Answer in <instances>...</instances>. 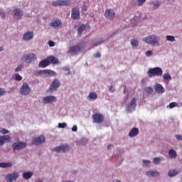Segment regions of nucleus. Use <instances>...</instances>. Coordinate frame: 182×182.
I'll return each instance as SVG.
<instances>
[{
  "instance_id": "nucleus-1",
  "label": "nucleus",
  "mask_w": 182,
  "mask_h": 182,
  "mask_svg": "<svg viewBox=\"0 0 182 182\" xmlns=\"http://www.w3.org/2000/svg\"><path fill=\"white\" fill-rule=\"evenodd\" d=\"M143 41L149 45H152V46H156V45H159L160 38L156 35H150L146 38H144Z\"/></svg>"
},
{
  "instance_id": "nucleus-2",
  "label": "nucleus",
  "mask_w": 182,
  "mask_h": 182,
  "mask_svg": "<svg viewBox=\"0 0 182 182\" xmlns=\"http://www.w3.org/2000/svg\"><path fill=\"white\" fill-rule=\"evenodd\" d=\"M147 75L149 77H154V76H162L163 75V70L159 67L150 68L147 71Z\"/></svg>"
},
{
  "instance_id": "nucleus-3",
  "label": "nucleus",
  "mask_w": 182,
  "mask_h": 182,
  "mask_svg": "<svg viewBox=\"0 0 182 182\" xmlns=\"http://www.w3.org/2000/svg\"><path fill=\"white\" fill-rule=\"evenodd\" d=\"M21 60L26 63H32V62L36 60V55L33 53L26 54L21 58Z\"/></svg>"
},
{
  "instance_id": "nucleus-4",
  "label": "nucleus",
  "mask_w": 182,
  "mask_h": 182,
  "mask_svg": "<svg viewBox=\"0 0 182 182\" xmlns=\"http://www.w3.org/2000/svg\"><path fill=\"white\" fill-rule=\"evenodd\" d=\"M31 93V87L27 82H23L21 87L20 88V94L23 96H28Z\"/></svg>"
},
{
  "instance_id": "nucleus-5",
  "label": "nucleus",
  "mask_w": 182,
  "mask_h": 182,
  "mask_svg": "<svg viewBox=\"0 0 182 182\" xmlns=\"http://www.w3.org/2000/svg\"><path fill=\"white\" fill-rule=\"evenodd\" d=\"M53 6H69L70 0H57L51 3Z\"/></svg>"
},
{
  "instance_id": "nucleus-6",
  "label": "nucleus",
  "mask_w": 182,
  "mask_h": 182,
  "mask_svg": "<svg viewBox=\"0 0 182 182\" xmlns=\"http://www.w3.org/2000/svg\"><path fill=\"white\" fill-rule=\"evenodd\" d=\"M28 144L26 142L18 141L14 142L12 144L13 150H23V149H26Z\"/></svg>"
},
{
  "instance_id": "nucleus-7",
  "label": "nucleus",
  "mask_w": 182,
  "mask_h": 182,
  "mask_svg": "<svg viewBox=\"0 0 182 182\" xmlns=\"http://www.w3.org/2000/svg\"><path fill=\"white\" fill-rule=\"evenodd\" d=\"M136 102H137V99L133 97L126 107L127 112H130L136 109Z\"/></svg>"
},
{
  "instance_id": "nucleus-8",
  "label": "nucleus",
  "mask_w": 182,
  "mask_h": 182,
  "mask_svg": "<svg viewBox=\"0 0 182 182\" xmlns=\"http://www.w3.org/2000/svg\"><path fill=\"white\" fill-rule=\"evenodd\" d=\"M46 141V139L45 138V136L41 135L39 136H36L33 138V144L35 146H38V144H43Z\"/></svg>"
},
{
  "instance_id": "nucleus-9",
  "label": "nucleus",
  "mask_w": 182,
  "mask_h": 182,
  "mask_svg": "<svg viewBox=\"0 0 182 182\" xmlns=\"http://www.w3.org/2000/svg\"><path fill=\"white\" fill-rule=\"evenodd\" d=\"M104 16H105V18H107V19H109L110 21H112V19H114V18H116V13L113 9H107L105 12Z\"/></svg>"
},
{
  "instance_id": "nucleus-10",
  "label": "nucleus",
  "mask_w": 182,
  "mask_h": 182,
  "mask_svg": "<svg viewBox=\"0 0 182 182\" xmlns=\"http://www.w3.org/2000/svg\"><path fill=\"white\" fill-rule=\"evenodd\" d=\"M71 18L73 21L80 19V10L77 7H74L71 11Z\"/></svg>"
},
{
  "instance_id": "nucleus-11",
  "label": "nucleus",
  "mask_w": 182,
  "mask_h": 182,
  "mask_svg": "<svg viewBox=\"0 0 182 182\" xmlns=\"http://www.w3.org/2000/svg\"><path fill=\"white\" fill-rule=\"evenodd\" d=\"M92 119L95 123L100 124V123H103V121L105 120V117L103 116V114L97 112L92 115Z\"/></svg>"
},
{
  "instance_id": "nucleus-12",
  "label": "nucleus",
  "mask_w": 182,
  "mask_h": 182,
  "mask_svg": "<svg viewBox=\"0 0 182 182\" xmlns=\"http://www.w3.org/2000/svg\"><path fill=\"white\" fill-rule=\"evenodd\" d=\"M69 151V146L60 145V146H57L53 149V151H56V153H66V151Z\"/></svg>"
},
{
  "instance_id": "nucleus-13",
  "label": "nucleus",
  "mask_w": 182,
  "mask_h": 182,
  "mask_svg": "<svg viewBox=\"0 0 182 182\" xmlns=\"http://www.w3.org/2000/svg\"><path fill=\"white\" fill-rule=\"evenodd\" d=\"M59 86H60V82L58 81V79H55L53 80L50 86L49 90H50V92H55V90H58Z\"/></svg>"
},
{
  "instance_id": "nucleus-14",
  "label": "nucleus",
  "mask_w": 182,
  "mask_h": 182,
  "mask_svg": "<svg viewBox=\"0 0 182 182\" xmlns=\"http://www.w3.org/2000/svg\"><path fill=\"white\" fill-rule=\"evenodd\" d=\"M38 75H43L44 76H55L56 73L50 70H41L37 72Z\"/></svg>"
},
{
  "instance_id": "nucleus-15",
  "label": "nucleus",
  "mask_w": 182,
  "mask_h": 182,
  "mask_svg": "<svg viewBox=\"0 0 182 182\" xmlns=\"http://www.w3.org/2000/svg\"><path fill=\"white\" fill-rule=\"evenodd\" d=\"M90 29V26L89 23L87 24H81L77 29V33L79 36H82V33H83V31H89Z\"/></svg>"
},
{
  "instance_id": "nucleus-16",
  "label": "nucleus",
  "mask_w": 182,
  "mask_h": 182,
  "mask_svg": "<svg viewBox=\"0 0 182 182\" xmlns=\"http://www.w3.org/2000/svg\"><path fill=\"white\" fill-rule=\"evenodd\" d=\"M81 50H82V48L80 47V45H75L70 48L69 52L70 53L76 55V53H79V52H80Z\"/></svg>"
},
{
  "instance_id": "nucleus-17",
  "label": "nucleus",
  "mask_w": 182,
  "mask_h": 182,
  "mask_svg": "<svg viewBox=\"0 0 182 182\" xmlns=\"http://www.w3.org/2000/svg\"><path fill=\"white\" fill-rule=\"evenodd\" d=\"M19 177V173L14 172L12 174H9L6 176V181L8 182H12L15 181Z\"/></svg>"
},
{
  "instance_id": "nucleus-18",
  "label": "nucleus",
  "mask_w": 182,
  "mask_h": 182,
  "mask_svg": "<svg viewBox=\"0 0 182 182\" xmlns=\"http://www.w3.org/2000/svg\"><path fill=\"white\" fill-rule=\"evenodd\" d=\"M43 103L45 105L48 104V103H53V102H55L56 100V97L53 96V95L44 97L43 98Z\"/></svg>"
},
{
  "instance_id": "nucleus-19",
  "label": "nucleus",
  "mask_w": 182,
  "mask_h": 182,
  "mask_svg": "<svg viewBox=\"0 0 182 182\" xmlns=\"http://www.w3.org/2000/svg\"><path fill=\"white\" fill-rule=\"evenodd\" d=\"M5 141H7V143H10L11 136L9 135H4L0 136V146H4V144H5Z\"/></svg>"
},
{
  "instance_id": "nucleus-20",
  "label": "nucleus",
  "mask_w": 182,
  "mask_h": 182,
  "mask_svg": "<svg viewBox=\"0 0 182 182\" xmlns=\"http://www.w3.org/2000/svg\"><path fill=\"white\" fill-rule=\"evenodd\" d=\"M146 174L148 177H157L160 176V172L157 171H147Z\"/></svg>"
},
{
  "instance_id": "nucleus-21",
  "label": "nucleus",
  "mask_w": 182,
  "mask_h": 182,
  "mask_svg": "<svg viewBox=\"0 0 182 182\" xmlns=\"http://www.w3.org/2000/svg\"><path fill=\"white\" fill-rule=\"evenodd\" d=\"M13 12L14 14V18H16V19L19 20L22 18V11H21V9H16Z\"/></svg>"
},
{
  "instance_id": "nucleus-22",
  "label": "nucleus",
  "mask_w": 182,
  "mask_h": 182,
  "mask_svg": "<svg viewBox=\"0 0 182 182\" xmlns=\"http://www.w3.org/2000/svg\"><path fill=\"white\" fill-rule=\"evenodd\" d=\"M50 26L55 28V29L62 26V21L60 20H57L50 23Z\"/></svg>"
},
{
  "instance_id": "nucleus-23",
  "label": "nucleus",
  "mask_w": 182,
  "mask_h": 182,
  "mask_svg": "<svg viewBox=\"0 0 182 182\" xmlns=\"http://www.w3.org/2000/svg\"><path fill=\"white\" fill-rule=\"evenodd\" d=\"M160 4H161L160 1L155 0V1H151L149 3V5H152L153 9H159V8H160Z\"/></svg>"
},
{
  "instance_id": "nucleus-24",
  "label": "nucleus",
  "mask_w": 182,
  "mask_h": 182,
  "mask_svg": "<svg viewBox=\"0 0 182 182\" xmlns=\"http://www.w3.org/2000/svg\"><path fill=\"white\" fill-rule=\"evenodd\" d=\"M139 134V129L138 128H132L129 133V137H136Z\"/></svg>"
},
{
  "instance_id": "nucleus-25",
  "label": "nucleus",
  "mask_w": 182,
  "mask_h": 182,
  "mask_svg": "<svg viewBox=\"0 0 182 182\" xmlns=\"http://www.w3.org/2000/svg\"><path fill=\"white\" fill-rule=\"evenodd\" d=\"M154 89L156 93H164V87H163L161 84H156Z\"/></svg>"
},
{
  "instance_id": "nucleus-26",
  "label": "nucleus",
  "mask_w": 182,
  "mask_h": 182,
  "mask_svg": "<svg viewBox=\"0 0 182 182\" xmlns=\"http://www.w3.org/2000/svg\"><path fill=\"white\" fill-rule=\"evenodd\" d=\"M33 38V32H27L23 35V39L24 41H31Z\"/></svg>"
},
{
  "instance_id": "nucleus-27",
  "label": "nucleus",
  "mask_w": 182,
  "mask_h": 182,
  "mask_svg": "<svg viewBox=\"0 0 182 182\" xmlns=\"http://www.w3.org/2000/svg\"><path fill=\"white\" fill-rule=\"evenodd\" d=\"M49 60H43L39 63V68H46L49 66Z\"/></svg>"
},
{
  "instance_id": "nucleus-28",
  "label": "nucleus",
  "mask_w": 182,
  "mask_h": 182,
  "mask_svg": "<svg viewBox=\"0 0 182 182\" xmlns=\"http://www.w3.org/2000/svg\"><path fill=\"white\" fill-rule=\"evenodd\" d=\"M168 156L171 159H176L177 157V152L174 149H171L168 151Z\"/></svg>"
},
{
  "instance_id": "nucleus-29",
  "label": "nucleus",
  "mask_w": 182,
  "mask_h": 182,
  "mask_svg": "<svg viewBox=\"0 0 182 182\" xmlns=\"http://www.w3.org/2000/svg\"><path fill=\"white\" fill-rule=\"evenodd\" d=\"M178 172L177 170L176 169H173V170H170L168 172V177H175V176H177V174H178Z\"/></svg>"
},
{
  "instance_id": "nucleus-30",
  "label": "nucleus",
  "mask_w": 182,
  "mask_h": 182,
  "mask_svg": "<svg viewBox=\"0 0 182 182\" xmlns=\"http://www.w3.org/2000/svg\"><path fill=\"white\" fill-rule=\"evenodd\" d=\"M89 100H96L97 99V94L96 92H90L88 95Z\"/></svg>"
},
{
  "instance_id": "nucleus-31",
  "label": "nucleus",
  "mask_w": 182,
  "mask_h": 182,
  "mask_svg": "<svg viewBox=\"0 0 182 182\" xmlns=\"http://www.w3.org/2000/svg\"><path fill=\"white\" fill-rule=\"evenodd\" d=\"M0 167H1V168H8V167H12V163H11V162H8V163L1 162V163H0Z\"/></svg>"
},
{
  "instance_id": "nucleus-32",
  "label": "nucleus",
  "mask_w": 182,
  "mask_h": 182,
  "mask_svg": "<svg viewBox=\"0 0 182 182\" xmlns=\"http://www.w3.org/2000/svg\"><path fill=\"white\" fill-rule=\"evenodd\" d=\"M33 176V173L32 172H26L23 173V177L25 178V180H28V178H31Z\"/></svg>"
},
{
  "instance_id": "nucleus-33",
  "label": "nucleus",
  "mask_w": 182,
  "mask_h": 182,
  "mask_svg": "<svg viewBox=\"0 0 182 182\" xmlns=\"http://www.w3.org/2000/svg\"><path fill=\"white\" fill-rule=\"evenodd\" d=\"M49 63L51 62V63H58V58H55L54 56H50L48 58Z\"/></svg>"
},
{
  "instance_id": "nucleus-34",
  "label": "nucleus",
  "mask_w": 182,
  "mask_h": 182,
  "mask_svg": "<svg viewBox=\"0 0 182 182\" xmlns=\"http://www.w3.org/2000/svg\"><path fill=\"white\" fill-rule=\"evenodd\" d=\"M104 41L102 38H98L96 41L93 42V46H97L101 43H103Z\"/></svg>"
},
{
  "instance_id": "nucleus-35",
  "label": "nucleus",
  "mask_w": 182,
  "mask_h": 182,
  "mask_svg": "<svg viewBox=\"0 0 182 182\" xmlns=\"http://www.w3.org/2000/svg\"><path fill=\"white\" fill-rule=\"evenodd\" d=\"M131 44L134 48H137V46H139V41L136 39H133L131 41Z\"/></svg>"
},
{
  "instance_id": "nucleus-36",
  "label": "nucleus",
  "mask_w": 182,
  "mask_h": 182,
  "mask_svg": "<svg viewBox=\"0 0 182 182\" xmlns=\"http://www.w3.org/2000/svg\"><path fill=\"white\" fill-rule=\"evenodd\" d=\"M177 107H178V104L177 102H171L169 104V105L167 106V107H169V109H173V108Z\"/></svg>"
},
{
  "instance_id": "nucleus-37",
  "label": "nucleus",
  "mask_w": 182,
  "mask_h": 182,
  "mask_svg": "<svg viewBox=\"0 0 182 182\" xmlns=\"http://www.w3.org/2000/svg\"><path fill=\"white\" fill-rule=\"evenodd\" d=\"M14 79H15V80L21 81L22 80V76L17 73L14 75Z\"/></svg>"
},
{
  "instance_id": "nucleus-38",
  "label": "nucleus",
  "mask_w": 182,
  "mask_h": 182,
  "mask_svg": "<svg viewBox=\"0 0 182 182\" xmlns=\"http://www.w3.org/2000/svg\"><path fill=\"white\" fill-rule=\"evenodd\" d=\"M167 41H169V42H174L176 41V38L173 36H166Z\"/></svg>"
},
{
  "instance_id": "nucleus-39",
  "label": "nucleus",
  "mask_w": 182,
  "mask_h": 182,
  "mask_svg": "<svg viewBox=\"0 0 182 182\" xmlns=\"http://www.w3.org/2000/svg\"><path fill=\"white\" fill-rule=\"evenodd\" d=\"M163 77L164 80H171V75H170V74H164Z\"/></svg>"
},
{
  "instance_id": "nucleus-40",
  "label": "nucleus",
  "mask_w": 182,
  "mask_h": 182,
  "mask_svg": "<svg viewBox=\"0 0 182 182\" xmlns=\"http://www.w3.org/2000/svg\"><path fill=\"white\" fill-rule=\"evenodd\" d=\"M147 0H137V5H138V6H143V5L144 4V3Z\"/></svg>"
},
{
  "instance_id": "nucleus-41",
  "label": "nucleus",
  "mask_w": 182,
  "mask_h": 182,
  "mask_svg": "<svg viewBox=\"0 0 182 182\" xmlns=\"http://www.w3.org/2000/svg\"><path fill=\"white\" fill-rule=\"evenodd\" d=\"M66 126H68V124H66L65 122L58 124L59 129H65Z\"/></svg>"
},
{
  "instance_id": "nucleus-42",
  "label": "nucleus",
  "mask_w": 182,
  "mask_h": 182,
  "mask_svg": "<svg viewBox=\"0 0 182 182\" xmlns=\"http://www.w3.org/2000/svg\"><path fill=\"white\" fill-rule=\"evenodd\" d=\"M23 68V64H20L15 70V72H21Z\"/></svg>"
},
{
  "instance_id": "nucleus-43",
  "label": "nucleus",
  "mask_w": 182,
  "mask_h": 182,
  "mask_svg": "<svg viewBox=\"0 0 182 182\" xmlns=\"http://www.w3.org/2000/svg\"><path fill=\"white\" fill-rule=\"evenodd\" d=\"M144 167H149L150 166V161L149 160H144Z\"/></svg>"
},
{
  "instance_id": "nucleus-44",
  "label": "nucleus",
  "mask_w": 182,
  "mask_h": 182,
  "mask_svg": "<svg viewBox=\"0 0 182 182\" xmlns=\"http://www.w3.org/2000/svg\"><path fill=\"white\" fill-rule=\"evenodd\" d=\"M161 161V159H160V158H154V164H159Z\"/></svg>"
},
{
  "instance_id": "nucleus-45",
  "label": "nucleus",
  "mask_w": 182,
  "mask_h": 182,
  "mask_svg": "<svg viewBox=\"0 0 182 182\" xmlns=\"http://www.w3.org/2000/svg\"><path fill=\"white\" fill-rule=\"evenodd\" d=\"M127 102H129V95H127V96L124 97V100H123L122 105H126V104L127 103Z\"/></svg>"
},
{
  "instance_id": "nucleus-46",
  "label": "nucleus",
  "mask_w": 182,
  "mask_h": 182,
  "mask_svg": "<svg viewBox=\"0 0 182 182\" xmlns=\"http://www.w3.org/2000/svg\"><path fill=\"white\" fill-rule=\"evenodd\" d=\"M5 93H6V91L5 90V89L0 88V97L4 96Z\"/></svg>"
},
{
  "instance_id": "nucleus-47",
  "label": "nucleus",
  "mask_w": 182,
  "mask_h": 182,
  "mask_svg": "<svg viewBox=\"0 0 182 182\" xmlns=\"http://www.w3.org/2000/svg\"><path fill=\"white\" fill-rule=\"evenodd\" d=\"M147 93H153V88L151 87H148L146 88Z\"/></svg>"
},
{
  "instance_id": "nucleus-48",
  "label": "nucleus",
  "mask_w": 182,
  "mask_h": 182,
  "mask_svg": "<svg viewBox=\"0 0 182 182\" xmlns=\"http://www.w3.org/2000/svg\"><path fill=\"white\" fill-rule=\"evenodd\" d=\"M86 143H87V140L85 139H82L80 141V144H86Z\"/></svg>"
},
{
  "instance_id": "nucleus-49",
  "label": "nucleus",
  "mask_w": 182,
  "mask_h": 182,
  "mask_svg": "<svg viewBox=\"0 0 182 182\" xmlns=\"http://www.w3.org/2000/svg\"><path fill=\"white\" fill-rule=\"evenodd\" d=\"M1 133L2 134H8V133H9V131H8L7 129H3L1 131Z\"/></svg>"
},
{
  "instance_id": "nucleus-50",
  "label": "nucleus",
  "mask_w": 182,
  "mask_h": 182,
  "mask_svg": "<svg viewBox=\"0 0 182 182\" xmlns=\"http://www.w3.org/2000/svg\"><path fill=\"white\" fill-rule=\"evenodd\" d=\"M48 46L52 48L53 46H55V42L52 41H48Z\"/></svg>"
},
{
  "instance_id": "nucleus-51",
  "label": "nucleus",
  "mask_w": 182,
  "mask_h": 182,
  "mask_svg": "<svg viewBox=\"0 0 182 182\" xmlns=\"http://www.w3.org/2000/svg\"><path fill=\"white\" fill-rule=\"evenodd\" d=\"M151 55H153V51L148 50V51L146 52V56H151Z\"/></svg>"
},
{
  "instance_id": "nucleus-52",
  "label": "nucleus",
  "mask_w": 182,
  "mask_h": 182,
  "mask_svg": "<svg viewBox=\"0 0 182 182\" xmlns=\"http://www.w3.org/2000/svg\"><path fill=\"white\" fill-rule=\"evenodd\" d=\"M82 12H86L87 11V6H82Z\"/></svg>"
},
{
  "instance_id": "nucleus-53",
  "label": "nucleus",
  "mask_w": 182,
  "mask_h": 182,
  "mask_svg": "<svg viewBox=\"0 0 182 182\" xmlns=\"http://www.w3.org/2000/svg\"><path fill=\"white\" fill-rule=\"evenodd\" d=\"M94 56L95 58H100V56H102V54H100V52H97L94 55Z\"/></svg>"
},
{
  "instance_id": "nucleus-54",
  "label": "nucleus",
  "mask_w": 182,
  "mask_h": 182,
  "mask_svg": "<svg viewBox=\"0 0 182 182\" xmlns=\"http://www.w3.org/2000/svg\"><path fill=\"white\" fill-rule=\"evenodd\" d=\"M72 132H77V126L74 125V126L72 127Z\"/></svg>"
},
{
  "instance_id": "nucleus-55",
  "label": "nucleus",
  "mask_w": 182,
  "mask_h": 182,
  "mask_svg": "<svg viewBox=\"0 0 182 182\" xmlns=\"http://www.w3.org/2000/svg\"><path fill=\"white\" fill-rule=\"evenodd\" d=\"M176 137L177 140H182V136L181 135H176Z\"/></svg>"
},
{
  "instance_id": "nucleus-56",
  "label": "nucleus",
  "mask_w": 182,
  "mask_h": 182,
  "mask_svg": "<svg viewBox=\"0 0 182 182\" xmlns=\"http://www.w3.org/2000/svg\"><path fill=\"white\" fill-rule=\"evenodd\" d=\"M0 16H1L2 18H5V13L0 11Z\"/></svg>"
},
{
  "instance_id": "nucleus-57",
  "label": "nucleus",
  "mask_w": 182,
  "mask_h": 182,
  "mask_svg": "<svg viewBox=\"0 0 182 182\" xmlns=\"http://www.w3.org/2000/svg\"><path fill=\"white\" fill-rule=\"evenodd\" d=\"M112 89H113V85H111L109 88V92H113Z\"/></svg>"
},
{
  "instance_id": "nucleus-58",
  "label": "nucleus",
  "mask_w": 182,
  "mask_h": 182,
  "mask_svg": "<svg viewBox=\"0 0 182 182\" xmlns=\"http://www.w3.org/2000/svg\"><path fill=\"white\" fill-rule=\"evenodd\" d=\"M63 69V70H69V68L68 67H64Z\"/></svg>"
},
{
  "instance_id": "nucleus-59",
  "label": "nucleus",
  "mask_w": 182,
  "mask_h": 182,
  "mask_svg": "<svg viewBox=\"0 0 182 182\" xmlns=\"http://www.w3.org/2000/svg\"><path fill=\"white\" fill-rule=\"evenodd\" d=\"M112 146H113V145H108V146H107L108 150H110L111 147H112Z\"/></svg>"
},
{
  "instance_id": "nucleus-60",
  "label": "nucleus",
  "mask_w": 182,
  "mask_h": 182,
  "mask_svg": "<svg viewBox=\"0 0 182 182\" xmlns=\"http://www.w3.org/2000/svg\"><path fill=\"white\" fill-rule=\"evenodd\" d=\"M4 50V47H0V52H2Z\"/></svg>"
},
{
  "instance_id": "nucleus-61",
  "label": "nucleus",
  "mask_w": 182,
  "mask_h": 182,
  "mask_svg": "<svg viewBox=\"0 0 182 182\" xmlns=\"http://www.w3.org/2000/svg\"><path fill=\"white\" fill-rule=\"evenodd\" d=\"M116 182H122V181H117Z\"/></svg>"
},
{
  "instance_id": "nucleus-62",
  "label": "nucleus",
  "mask_w": 182,
  "mask_h": 182,
  "mask_svg": "<svg viewBox=\"0 0 182 182\" xmlns=\"http://www.w3.org/2000/svg\"><path fill=\"white\" fill-rule=\"evenodd\" d=\"M36 182H42V181H36Z\"/></svg>"
},
{
  "instance_id": "nucleus-63",
  "label": "nucleus",
  "mask_w": 182,
  "mask_h": 182,
  "mask_svg": "<svg viewBox=\"0 0 182 182\" xmlns=\"http://www.w3.org/2000/svg\"><path fill=\"white\" fill-rule=\"evenodd\" d=\"M74 173H76V171H74Z\"/></svg>"
}]
</instances>
